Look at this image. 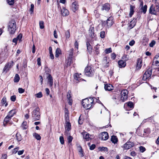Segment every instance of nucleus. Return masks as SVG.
Masks as SVG:
<instances>
[{
	"label": "nucleus",
	"instance_id": "58",
	"mask_svg": "<svg viewBox=\"0 0 159 159\" xmlns=\"http://www.w3.org/2000/svg\"><path fill=\"white\" fill-rule=\"evenodd\" d=\"M40 61H41V59H40V58L39 57V58H38L37 60V64L39 66H40L41 65V62Z\"/></svg>",
	"mask_w": 159,
	"mask_h": 159
},
{
	"label": "nucleus",
	"instance_id": "9",
	"mask_svg": "<svg viewBox=\"0 0 159 159\" xmlns=\"http://www.w3.org/2000/svg\"><path fill=\"white\" fill-rule=\"evenodd\" d=\"M152 74V70L151 69H148L145 72L143 77V79L144 80H146L147 79L150 77Z\"/></svg>",
	"mask_w": 159,
	"mask_h": 159
},
{
	"label": "nucleus",
	"instance_id": "50",
	"mask_svg": "<svg viewBox=\"0 0 159 159\" xmlns=\"http://www.w3.org/2000/svg\"><path fill=\"white\" fill-rule=\"evenodd\" d=\"M7 3L10 5H13L14 3V0H7Z\"/></svg>",
	"mask_w": 159,
	"mask_h": 159
},
{
	"label": "nucleus",
	"instance_id": "12",
	"mask_svg": "<svg viewBox=\"0 0 159 159\" xmlns=\"http://www.w3.org/2000/svg\"><path fill=\"white\" fill-rule=\"evenodd\" d=\"M72 9L74 12H75L79 8V5L78 2L75 1L72 3Z\"/></svg>",
	"mask_w": 159,
	"mask_h": 159
},
{
	"label": "nucleus",
	"instance_id": "10",
	"mask_svg": "<svg viewBox=\"0 0 159 159\" xmlns=\"http://www.w3.org/2000/svg\"><path fill=\"white\" fill-rule=\"evenodd\" d=\"M108 134L106 132H102L99 135V139L102 140H106L108 139Z\"/></svg>",
	"mask_w": 159,
	"mask_h": 159
},
{
	"label": "nucleus",
	"instance_id": "49",
	"mask_svg": "<svg viewBox=\"0 0 159 159\" xmlns=\"http://www.w3.org/2000/svg\"><path fill=\"white\" fill-rule=\"evenodd\" d=\"M19 148L18 147H17L15 148H14L12 151V152L13 153L16 154L17 152H18V151L19 150Z\"/></svg>",
	"mask_w": 159,
	"mask_h": 159
},
{
	"label": "nucleus",
	"instance_id": "18",
	"mask_svg": "<svg viewBox=\"0 0 159 159\" xmlns=\"http://www.w3.org/2000/svg\"><path fill=\"white\" fill-rule=\"evenodd\" d=\"M81 134L83 135V138L85 139L86 141H89L90 139V138L89 137V134L86 132H83L81 133Z\"/></svg>",
	"mask_w": 159,
	"mask_h": 159
},
{
	"label": "nucleus",
	"instance_id": "47",
	"mask_svg": "<svg viewBox=\"0 0 159 159\" xmlns=\"http://www.w3.org/2000/svg\"><path fill=\"white\" fill-rule=\"evenodd\" d=\"M73 139L72 137L70 135L69 136L67 137V139L69 143H70L72 142Z\"/></svg>",
	"mask_w": 159,
	"mask_h": 159
},
{
	"label": "nucleus",
	"instance_id": "41",
	"mask_svg": "<svg viewBox=\"0 0 159 159\" xmlns=\"http://www.w3.org/2000/svg\"><path fill=\"white\" fill-rule=\"evenodd\" d=\"M74 49L73 48H71L70 49L69 51V57L70 58H72L73 57V52Z\"/></svg>",
	"mask_w": 159,
	"mask_h": 159
},
{
	"label": "nucleus",
	"instance_id": "57",
	"mask_svg": "<svg viewBox=\"0 0 159 159\" xmlns=\"http://www.w3.org/2000/svg\"><path fill=\"white\" fill-rule=\"evenodd\" d=\"M74 46H75V47L76 48H77V49H78V47H79V43L77 40H76Z\"/></svg>",
	"mask_w": 159,
	"mask_h": 159
},
{
	"label": "nucleus",
	"instance_id": "52",
	"mask_svg": "<svg viewBox=\"0 0 159 159\" xmlns=\"http://www.w3.org/2000/svg\"><path fill=\"white\" fill-rule=\"evenodd\" d=\"M139 149L140 152H144L146 150L145 148L144 147L142 146L139 147Z\"/></svg>",
	"mask_w": 159,
	"mask_h": 159
},
{
	"label": "nucleus",
	"instance_id": "56",
	"mask_svg": "<svg viewBox=\"0 0 159 159\" xmlns=\"http://www.w3.org/2000/svg\"><path fill=\"white\" fill-rule=\"evenodd\" d=\"M11 101L14 102L16 100V96L15 95L12 96L11 97Z\"/></svg>",
	"mask_w": 159,
	"mask_h": 159
},
{
	"label": "nucleus",
	"instance_id": "20",
	"mask_svg": "<svg viewBox=\"0 0 159 159\" xmlns=\"http://www.w3.org/2000/svg\"><path fill=\"white\" fill-rule=\"evenodd\" d=\"M86 45L88 52L90 54H91L92 51V47L88 41L86 42Z\"/></svg>",
	"mask_w": 159,
	"mask_h": 159
},
{
	"label": "nucleus",
	"instance_id": "42",
	"mask_svg": "<svg viewBox=\"0 0 159 159\" xmlns=\"http://www.w3.org/2000/svg\"><path fill=\"white\" fill-rule=\"evenodd\" d=\"M65 35L66 39H68L70 37V33L69 30H67L65 33Z\"/></svg>",
	"mask_w": 159,
	"mask_h": 159
},
{
	"label": "nucleus",
	"instance_id": "5",
	"mask_svg": "<svg viewBox=\"0 0 159 159\" xmlns=\"http://www.w3.org/2000/svg\"><path fill=\"white\" fill-rule=\"evenodd\" d=\"M85 75L88 76H92L94 72L93 67L91 66H87L85 69Z\"/></svg>",
	"mask_w": 159,
	"mask_h": 159
},
{
	"label": "nucleus",
	"instance_id": "60",
	"mask_svg": "<svg viewBox=\"0 0 159 159\" xmlns=\"http://www.w3.org/2000/svg\"><path fill=\"white\" fill-rule=\"evenodd\" d=\"M95 145L94 144H93L90 146V150H93L95 148Z\"/></svg>",
	"mask_w": 159,
	"mask_h": 159
},
{
	"label": "nucleus",
	"instance_id": "24",
	"mask_svg": "<svg viewBox=\"0 0 159 159\" xmlns=\"http://www.w3.org/2000/svg\"><path fill=\"white\" fill-rule=\"evenodd\" d=\"M110 9V5L108 3H105L104 4L102 8V10H105L106 11H108Z\"/></svg>",
	"mask_w": 159,
	"mask_h": 159
},
{
	"label": "nucleus",
	"instance_id": "8",
	"mask_svg": "<svg viewBox=\"0 0 159 159\" xmlns=\"http://www.w3.org/2000/svg\"><path fill=\"white\" fill-rule=\"evenodd\" d=\"M14 64V62L12 61L10 62L7 63L3 69V72H6V73L8 72Z\"/></svg>",
	"mask_w": 159,
	"mask_h": 159
},
{
	"label": "nucleus",
	"instance_id": "31",
	"mask_svg": "<svg viewBox=\"0 0 159 159\" xmlns=\"http://www.w3.org/2000/svg\"><path fill=\"white\" fill-rule=\"evenodd\" d=\"M1 102L2 103V105H3L5 104V106L7 107L8 105L7 103L6 102V98L5 97H4L2 98L1 100Z\"/></svg>",
	"mask_w": 159,
	"mask_h": 159
},
{
	"label": "nucleus",
	"instance_id": "44",
	"mask_svg": "<svg viewBox=\"0 0 159 159\" xmlns=\"http://www.w3.org/2000/svg\"><path fill=\"white\" fill-rule=\"evenodd\" d=\"M105 33L104 31H102L100 32V36L102 38H104L105 37Z\"/></svg>",
	"mask_w": 159,
	"mask_h": 159
},
{
	"label": "nucleus",
	"instance_id": "64",
	"mask_svg": "<svg viewBox=\"0 0 159 159\" xmlns=\"http://www.w3.org/2000/svg\"><path fill=\"white\" fill-rule=\"evenodd\" d=\"M7 157L6 154H4L2 155L1 159H6Z\"/></svg>",
	"mask_w": 159,
	"mask_h": 159
},
{
	"label": "nucleus",
	"instance_id": "48",
	"mask_svg": "<svg viewBox=\"0 0 159 159\" xmlns=\"http://www.w3.org/2000/svg\"><path fill=\"white\" fill-rule=\"evenodd\" d=\"M105 51L106 54H108L112 52L111 49V48L106 49Z\"/></svg>",
	"mask_w": 159,
	"mask_h": 159
},
{
	"label": "nucleus",
	"instance_id": "34",
	"mask_svg": "<svg viewBox=\"0 0 159 159\" xmlns=\"http://www.w3.org/2000/svg\"><path fill=\"white\" fill-rule=\"evenodd\" d=\"M126 104L130 108H134V106L133 102H129L126 103Z\"/></svg>",
	"mask_w": 159,
	"mask_h": 159
},
{
	"label": "nucleus",
	"instance_id": "40",
	"mask_svg": "<svg viewBox=\"0 0 159 159\" xmlns=\"http://www.w3.org/2000/svg\"><path fill=\"white\" fill-rule=\"evenodd\" d=\"M39 25L40 29H43L44 28V22L43 21H40L39 22Z\"/></svg>",
	"mask_w": 159,
	"mask_h": 159
},
{
	"label": "nucleus",
	"instance_id": "25",
	"mask_svg": "<svg viewBox=\"0 0 159 159\" xmlns=\"http://www.w3.org/2000/svg\"><path fill=\"white\" fill-rule=\"evenodd\" d=\"M16 112V111L15 109H13L11 110L8 113L7 115L10 116L11 118H12L13 116Z\"/></svg>",
	"mask_w": 159,
	"mask_h": 159
},
{
	"label": "nucleus",
	"instance_id": "30",
	"mask_svg": "<svg viewBox=\"0 0 159 159\" xmlns=\"http://www.w3.org/2000/svg\"><path fill=\"white\" fill-rule=\"evenodd\" d=\"M147 8V5H145L143 7H141L140 10H141V12H143V14L146 13Z\"/></svg>",
	"mask_w": 159,
	"mask_h": 159
},
{
	"label": "nucleus",
	"instance_id": "26",
	"mask_svg": "<svg viewBox=\"0 0 159 159\" xmlns=\"http://www.w3.org/2000/svg\"><path fill=\"white\" fill-rule=\"evenodd\" d=\"M71 124L69 122H66L65 125V128L66 130L69 131L71 129Z\"/></svg>",
	"mask_w": 159,
	"mask_h": 159
},
{
	"label": "nucleus",
	"instance_id": "46",
	"mask_svg": "<svg viewBox=\"0 0 159 159\" xmlns=\"http://www.w3.org/2000/svg\"><path fill=\"white\" fill-rule=\"evenodd\" d=\"M59 139L61 144H63L64 143V140L63 137L62 136H60Z\"/></svg>",
	"mask_w": 159,
	"mask_h": 159
},
{
	"label": "nucleus",
	"instance_id": "21",
	"mask_svg": "<svg viewBox=\"0 0 159 159\" xmlns=\"http://www.w3.org/2000/svg\"><path fill=\"white\" fill-rule=\"evenodd\" d=\"M48 80V83L50 87H52L53 84V80L52 77L51 75H49L47 77Z\"/></svg>",
	"mask_w": 159,
	"mask_h": 159
},
{
	"label": "nucleus",
	"instance_id": "19",
	"mask_svg": "<svg viewBox=\"0 0 159 159\" xmlns=\"http://www.w3.org/2000/svg\"><path fill=\"white\" fill-rule=\"evenodd\" d=\"M61 13L63 16H66L69 14V11L64 7H63L61 10Z\"/></svg>",
	"mask_w": 159,
	"mask_h": 159
},
{
	"label": "nucleus",
	"instance_id": "33",
	"mask_svg": "<svg viewBox=\"0 0 159 159\" xmlns=\"http://www.w3.org/2000/svg\"><path fill=\"white\" fill-rule=\"evenodd\" d=\"M79 155L81 157H82L84 156V154L82 147L80 146L79 147Z\"/></svg>",
	"mask_w": 159,
	"mask_h": 159
},
{
	"label": "nucleus",
	"instance_id": "43",
	"mask_svg": "<svg viewBox=\"0 0 159 159\" xmlns=\"http://www.w3.org/2000/svg\"><path fill=\"white\" fill-rule=\"evenodd\" d=\"M22 38V34H19L16 38L18 40H19L20 42L21 41V39Z\"/></svg>",
	"mask_w": 159,
	"mask_h": 159
},
{
	"label": "nucleus",
	"instance_id": "45",
	"mask_svg": "<svg viewBox=\"0 0 159 159\" xmlns=\"http://www.w3.org/2000/svg\"><path fill=\"white\" fill-rule=\"evenodd\" d=\"M35 95L38 98H41L43 96V94L41 92H39V93L36 94Z\"/></svg>",
	"mask_w": 159,
	"mask_h": 159
},
{
	"label": "nucleus",
	"instance_id": "6",
	"mask_svg": "<svg viewBox=\"0 0 159 159\" xmlns=\"http://www.w3.org/2000/svg\"><path fill=\"white\" fill-rule=\"evenodd\" d=\"M128 91L126 89L123 90L121 92V97L119 101L124 102L128 98Z\"/></svg>",
	"mask_w": 159,
	"mask_h": 159
},
{
	"label": "nucleus",
	"instance_id": "27",
	"mask_svg": "<svg viewBox=\"0 0 159 159\" xmlns=\"http://www.w3.org/2000/svg\"><path fill=\"white\" fill-rule=\"evenodd\" d=\"M130 8L129 15L130 16H131L134 14V9L135 8V6H133L132 5H130Z\"/></svg>",
	"mask_w": 159,
	"mask_h": 159
},
{
	"label": "nucleus",
	"instance_id": "38",
	"mask_svg": "<svg viewBox=\"0 0 159 159\" xmlns=\"http://www.w3.org/2000/svg\"><path fill=\"white\" fill-rule=\"evenodd\" d=\"M98 149L101 151H108L107 148V147H99Z\"/></svg>",
	"mask_w": 159,
	"mask_h": 159
},
{
	"label": "nucleus",
	"instance_id": "28",
	"mask_svg": "<svg viewBox=\"0 0 159 159\" xmlns=\"http://www.w3.org/2000/svg\"><path fill=\"white\" fill-rule=\"evenodd\" d=\"M111 141L114 144L118 142V139L117 137L114 135L112 136L111 138Z\"/></svg>",
	"mask_w": 159,
	"mask_h": 159
},
{
	"label": "nucleus",
	"instance_id": "7",
	"mask_svg": "<svg viewBox=\"0 0 159 159\" xmlns=\"http://www.w3.org/2000/svg\"><path fill=\"white\" fill-rule=\"evenodd\" d=\"M134 143L129 140H128L124 145L122 147L124 150H128L134 146Z\"/></svg>",
	"mask_w": 159,
	"mask_h": 159
},
{
	"label": "nucleus",
	"instance_id": "35",
	"mask_svg": "<svg viewBox=\"0 0 159 159\" xmlns=\"http://www.w3.org/2000/svg\"><path fill=\"white\" fill-rule=\"evenodd\" d=\"M27 122L26 121H24L22 124L21 127L22 129L24 130L26 129Z\"/></svg>",
	"mask_w": 159,
	"mask_h": 159
},
{
	"label": "nucleus",
	"instance_id": "11",
	"mask_svg": "<svg viewBox=\"0 0 159 159\" xmlns=\"http://www.w3.org/2000/svg\"><path fill=\"white\" fill-rule=\"evenodd\" d=\"M11 118L10 116H7L5 118L3 125L4 126H6L7 124H8L9 125H11L12 124V122H10V120L11 119Z\"/></svg>",
	"mask_w": 159,
	"mask_h": 159
},
{
	"label": "nucleus",
	"instance_id": "1",
	"mask_svg": "<svg viewBox=\"0 0 159 159\" xmlns=\"http://www.w3.org/2000/svg\"><path fill=\"white\" fill-rule=\"evenodd\" d=\"M93 102V98H90L89 99L86 98L83 100L82 104L84 107L86 109H88L91 107L92 104Z\"/></svg>",
	"mask_w": 159,
	"mask_h": 159
},
{
	"label": "nucleus",
	"instance_id": "62",
	"mask_svg": "<svg viewBox=\"0 0 159 159\" xmlns=\"http://www.w3.org/2000/svg\"><path fill=\"white\" fill-rule=\"evenodd\" d=\"M135 43V41L134 40L131 41L129 43V45L131 46H133Z\"/></svg>",
	"mask_w": 159,
	"mask_h": 159
},
{
	"label": "nucleus",
	"instance_id": "32",
	"mask_svg": "<svg viewBox=\"0 0 159 159\" xmlns=\"http://www.w3.org/2000/svg\"><path fill=\"white\" fill-rule=\"evenodd\" d=\"M100 45L98 44L94 48V49L95 52L96 54L97 55H98L99 53V48Z\"/></svg>",
	"mask_w": 159,
	"mask_h": 159
},
{
	"label": "nucleus",
	"instance_id": "59",
	"mask_svg": "<svg viewBox=\"0 0 159 159\" xmlns=\"http://www.w3.org/2000/svg\"><path fill=\"white\" fill-rule=\"evenodd\" d=\"M34 7V5L33 4H31V8H30V11H31V13H32L33 12Z\"/></svg>",
	"mask_w": 159,
	"mask_h": 159
},
{
	"label": "nucleus",
	"instance_id": "55",
	"mask_svg": "<svg viewBox=\"0 0 159 159\" xmlns=\"http://www.w3.org/2000/svg\"><path fill=\"white\" fill-rule=\"evenodd\" d=\"M116 57V55L114 53H113L111 54V58L113 60L115 59Z\"/></svg>",
	"mask_w": 159,
	"mask_h": 159
},
{
	"label": "nucleus",
	"instance_id": "3",
	"mask_svg": "<svg viewBox=\"0 0 159 159\" xmlns=\"http://www.w3.org/2000/svg\"><path fill=\"white\" fill-rule=\"evenodd\" d=\"M16 29V25L15 21L14 20H11L9 23L8 30L10 34H13Z\"/></svg>",
	"mask_w": 159,
	"mask_h": 159
},
{
	"label": "nucleus",
	"instance_id": "53",
	"mask_svg": "<svg viewBox=\"0 0 159 159\" xmlns=\"http://www.w3.org/2000/svg\"><path fill=\"white\" fill-rule=\"evenodd\" d=\"M18 92L20 93H22L25 91V90L22 88H19L18 89Z\"/></svg>",
	"mask_w": 159,
	"mask_h": 159
},
{
	"label": "nucleus",
	"instance_id": "14",
	"mask_svg": "<svg viewBox=\"0 0 159 159\" xmlns=\"http://www.w3.org/2000/svg\"><path fill=\"white\" fill-rule=\"evenodd\" d=\"M81 75V74H79L78 73H75L74 74V77L75 80L78 81V82H80L82 81H85V80L81 78L80 75Z\"/></svg>",
	"mask_w": 159,
	"mask_h": 159
},
{
	"label": "nucleus",
	"instance_id": "22",
	"mask_svg": "<svg viewBox=\"0 0 159 159\" xmlns=\"http://www.w3.org/2000/svg\"><path fill=\"white\" fill-rule=\"evenodd\" d=\"M104 89L106 91H110L113 89V87L110 84H106L104 86Z\"/></svg>",
	"mask_w": 159,
	"mask_h": 159
},
{
	"label": "nucleus",
	"instance_id": "51",
	"mask_svg": "<svg viewBox=\"0 0 159 159\" xmlns=\"http://www.w3.org/2000/svg\"><path fill=\"white\" fill-rule=\"evenodd\" d=\"M156 43V42L154 40H152L149 44V46L151 47H153Z\"/></svg>",
	"mask_w": 159,
	"mask_h": 159
},
{
	"label": "nucleus",
	"instance_id": "63",
	"mask_svg": "<svg viewBox=\"0 0 159 159\" xmlns=\"http://www.w3.org/2000/svg\"><path fill=\"white\" fill-rule=\"evenodd\" d=\"M54 37L55 38H58V36H57V31H56V30H54Z\"/></svg>",
	"mask_w": 159,
	"mask_h": 159
},
{
	"label": "nucleus",
	"instance_id": "16",
	"mask_svg": "<svg viewBox=\"0 0 159 159\" xmlns=\"http://www.w3.org/2000/svg\"><path fill=\"white\" fill-rule=\"evenodd\" d=\"M113 17L112 16H110L109 18H108L107 20V27L108 28H109L111 27L113 24Z\"/></svg>",
	"mask_w": 159,
	"mask_h": 159
},
{
	"label": "nucleus",
	"instance_id": "17",
	"mask_svg": "<svg viewBox=\"0 0 159 159\" xmlns=\"http://www.w3.org/2000/svg\"><path fill=\"white\" fill-rule=\"evenodd\" d=\"M142 66V60L141 58H139L137 61V65L136 69L139 70Z\"/></svg>",
	"mask_w": 159,
	"mask_h": 159
},
{
	"label": "nucleus",
	"instance_id": "61",
	"mask_svg": "<svg viewBox=\"0 0 159 159\" xmlns=\"http://www.w3.org/2000/svg\"><path fill=\"white\" fill-rule=\"evenodd\" d=\"M24 151V150H22L21 151H19L18 152V154L19 155H21L23 153Z\"/></svg>",
	"mask_w": 159,
	"mask_h": 159
},
{
	"label": "nucleus",
	"instance_id": "23",
	"mask_svg": "<svg viewBox=\"0 0 159 159\" xmlns=\"http://www.w3.org/2000/svg\"><path fill=\"white\" fill-rule=\"evenodd\" d=\"M118 64L120 68L124 67L126 65V62L125 61L121 60L118 61Z\"/></svg>",
	"mask_w": 159,
	"mask_h": 159
},
{
	"label": "nucleus",
	"instance_id": "36",
	"mask_svg": "<svg viewBox=\"0 0 159 159\" xmlns=\"http://www.w3.org/2000/svg\"><path fill=\"white\" fill-rule=\"evenodd\" d=\"M20 80V77L19 75L17 74H16L14 79V81L15 82H18Z\"/></svg>",
	"mask_w": 159,
	"mask_h": 159
},
{
	"label": "nucleus",
	"instance_id": "4",
	"mask_svg": "<svg viewBox=\"0 0 159 159\" xmlns=\"http://www.w3.org/2000/svg\"><path fill=\"white\" fill-rule=\"evenodd\" d=\"M39 111V108L37 107L32 112V117L34 121L39 120L40 118V113Z\"/></svg>",
	"mask_w": 159,
	"mask_h": 159
},
{
	"label": "nucleus",
	"instance_id": "54",
	"mask_svg": "<svg viewBox=\"0 0 159 159\" xmlns=\"http://www.w3.org/2000/svg\"><path fill=\"white\" fill-rule=\"evenodd\" d=\"M113 100H114V101H115V102L117 104H118L119 103H120L121 102V101H119L120 100H116V99H117L116 98V97H113Z\"/></svg>",
	"mask_w": 159,
	"mask_h": 159
},
{
	"label": "nucleus",
	"instance_id": "37",
	"mask_svg": "<svg viewBox=\"0 0 159 159\" xmlns=\"http://www.w3.org/2000/svg\"><path fill=\"white\" fill-rule=\"evenodd\" d=\"M33 136L38 140H40L41 139V137L38 134L35 133L33 134Z\"/></svg>",
	"mask_w": 159,
	"mask_h": 159
},
{
	"label": "nucleus",
	"instance_id": "29",
	"mask_svg": "<svg viewBox=\"0 0 159 159\" xmlns=\"http://www.w3.org/2000/svg\"><path fill=\"white\" fill-rule=\"evenodd\" d=\"M56 54L55 56L56 57H59V55L61 54V51L60 48H57L56 51Z\"/></svg>",
	"mask_w": 159,
	"mask_h": 159
},
{
	"label": "nucleus",
	"instance_id": "39",
	"mask_svg": "<svg viewBox=\"0 0 159 159\" xmlns=\"http://www.w3.org/2000/svg\"><path fill=\"white\" fill-rule=\"evenodd\" d=\"M16 138L18 141H20L22 140V137L20 134L17 133L16 135Z\"/></svg>",
	"mask_w": 159,
	"mask_h": 159
},
{
	"label": "nucleus",
	"instance_id": "13",
	"mask_svg": "<svg viewBox=\"0 0 159 159\" xmlns=\"http://www.w3.org/2000/svg\"><path fill=\"white\" fill-rule=\"evenodd\" d=\"M71 95V91L70 90H69L67 93V98L68 103L70 105H72L73 102L72 98Z\"/></svg>",
	"mask_w": 159,
	"mask_h": 159
},
{
	"label": "nucleus",
	"instance_id": "2",
	"mask_svg": "<svg viewBox=\"0 0 159 159\" xmlns=\"http://www.w3.org/2000/svg\"><path fill=\"white\" fill-rule=\"evenodd\" d=\"M149 13L152 15H157L159 12V5L155 3L151 5L149 10Z\"/></svg>",
	"mask_w": 159,
	"mask_h": 159
},
{
	"label": "nucleus",
	"instance_id": "15",
	"mask_svg": "<svg viewBox=\"0 0 159 159\" xmlns=\"http://www.w3.org/2000/svg\"><path fill=\"white\" fill-rule=\"evenodd\" d=\"M94 31V27L92 26H90L89 28V36L92 38L94 37L95 36Z\"/></svg>",
	"mask_w": 159,
	"mask_h": 159
}]
</instances>
